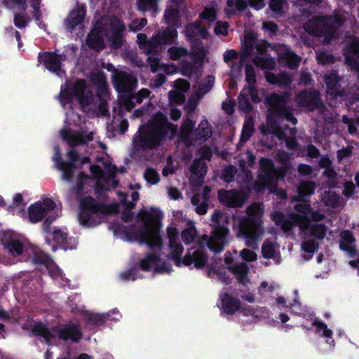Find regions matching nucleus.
<instances>
[{
    "label": "nucleus",
    "instance_id": "obj_51",
    "mask_svg": "<svg viewBox=\"0 0 359 359\" xmlns=\"http://www.w3.org/2000/svg\"><path fill=\"white\" fill-rule=\"evenodd\" d=\"M43 264L46 266L47 270L49 271L50 276L54 278H57L62 276L60 269L50 259H46L43 261Z\"/></svg>",
    "mask_w": 359,
    "mask_h": 359
},
{
    "label": "nucleus",
    "instance_id": "obj_24",
    "mask_svg": "<svg viewBox=\"0 0 359 359\" xmlns=\"http://www.w3.org/2000/svg\"><path fill=\"white\" fill-rule=\"evenodd\" d=\"M189 88V84L184 79L175 81L173 90L169 93V100L172 104H182L184 102V93Z\"/></svg>",
    "mask_w": 359,
    "mask_h": 359
},
{
    "label": "nucleus",
    "instance_id": "obj_46",
    "mask_svg": "<svg viewBox=\"0 0 359 359\" xmlns=\"http://www.w3.org/2000/svg\"><path fill=\"white\" fill-rule=\"evenodd\" d=\"M247 2L245 0H227L226 13L227 15H230L236 10L243 11L247 8Z\"/></svg>",
    "mask_w": 359,
    "mask_h": 359
},
{
    "label": "nucleus",
    "instance_id": "obj_14",
    "mask_svg": "<svg viewBox=\"0 0 359 359\" xmlns=\"http://www.w3.org/2000/svg\"><path fill=\"white\" fill-rule=\"evenodd\" d=\"M261 170L259 174V180L256 184V188L261 189L266 187L271 191L276 184L278 177L283 176L285 173V168L275 170L273 168L272 163L270 160L263 158L260 160Z\"/></svg>",
    "mask_w": 359,
    "mask_h": 359
},
{
    "label": "nucleus",
    "instance_id": "obj_52",
    "mask_svg": "<svg viewBox=\"0 0 359 359\" xmlns=\"http://www.w3.org/2000/svg\"><path fill=\"white\" fill-rule=\"evenodd\" d=\"M253 62L256 65L264 69H271L274 67V62L271 58H263L257 56L254 58Z\"/></svg>",
    "mask_w": 359,
    "mask_h": 359
},
{
    "label": "nucleus",
    "instance_id": "obj_55",
    "mask_svg": "<svg viewBox=\"0 0 359 359\" xmlns=\"http://www.w3.org/2000/svg\"><path fill=\"white\" fill-rule=\"evenodd\" d=\"M157 0H137L138 8L143 11H156Z\"/></svg>",
    "mask_w": 359,
    "mask_h": 359
},
{
    "label": "nucleus",
    "instance_id": "obj_17",
    "mask_svg": "<svg viewBox=\"0 0 359 359\" xmlns=\"http://www.w3.org/2000/svg\"><path fill=\"white\" fill-rule=\"evenodd\" d=\"M100 163L102 165V168L100 165H92L90 170L94 177L97 180V186L100 187L101 189H107L109 182H106L105 175H108L109 177H111L116 172V169L110 163L102 161Z\"/></svg>",
    "mask_w": 359,
    "mask_h": 359
},
{
    "label": "nucleus",
    "instance_id": "obj_21",
    "mask_svg": "<svg viewBox=\"0 0 359 359\" xmlns=\"http://www.w3.org/2000/svg\"><path fill=\"white\" fill-rule=\"evenodd\" d=\"M65 60L62 55H59L53 53H45L40 55V61L50 72L56 74L59 76L64 74V71L61 68L60 61Z\"/></svg>",
    "mask_w": 359,
    "mask_h": 359
},
{
    "label": "nucleus",
    "instance_id": "obj_41",
    "mask_svg": "<svg viewBox=\"0 0 359 359\" xmlns=\"http://www.w3.org/2000/svg\"><path fill=\"white\" fill-rule=\"evenodd\" d=\"M149 60L153 72L159 71L166 74H171L177 72V67L174 65H159L158 60L156 58L149 57Z\"/></svg>",
    "mask_w": 359,
    "mask_h": 359
},
{
    "label": "nucleus",
    "instance_id": "obj_20",
    "mask_svg": "<svg viewBox=\"0 0 359 359\" xmlns=\"http://www.w3.org/2000/svg\"><path fill=\"white\" fill-rule=\"evenodd\" d=\"M232 261L233 257L231 254H226L225 262L230 265ZM229 269L239 283L243 285H248L250 283L248 278L249 269L245 264L240 263L236 265L229 266Z\"/></svg>",
    "mask_w": 359,
    "mask_h": 359
},
{
    "label": "nucleus",
    "instance_id": "obj_62",
    "mask_svg": "<svg viewBox=\"0 0 359 359\" xmlns=\"http://www.w3.org/2000/svg\"><path fill=\"white\" fill-rule=\"evenodd\" d=\"M111 27L113 32H116V38L118 40L120 39V32L124 29L123 24L118 19H114L111 22Z\"/></svg>",
    "mask_w": 359,
    "mask_h": 359
},
{
    "label": "nucleus",
    "instance_id": "obj_8",
    "mask_svg": "<svg viewBox=\"0 0 359 359\" xmlns=\"http://www.w3.org/2000/svg\"><path fill=\"white\" fill-rule=\"evenodd\" d=\"M72 98H76L83 109L91 105L90 109H94V106L97 104L95 103V99L92 97L90 91L81 80L77 81L72 86H67L61 90L60 99L63 106Z\"/></svg>",
    "mask_w": 359,
    "mask_h": 359
},
{
    "label": "nucleus",
    "instance_id": "obj_2",
    "mask_svg": "<svg viewBox=\"0 0 359 359\" xmlns=\"http://www.w3.org/2000/svg\"><path fill=\"white\" fill-rule=\"evenodd\" d=\"M176 132V127L169 124L161 114H158L147 125L140 129L133 139V146L137 150L152 148L159 144L163 135L172 138Z\"/></svg>",
    "mask_w": 359,
    "mask_h": 359
},
{
    "label": "nucleus",
    "instance_id": "obj_15",
    "mask_svg": "<svg viewBox=\"0 0 359 359\" xmlns=\"http://www.w3.org/2000/svg\"><path fill=\"white\" fill-rule=\"evenodd\" d=\"M245 77L248 86L243 89V93L239 95L238 101L240 107L244 110H248L249 108V104L246 97L247 94L250 95L253 101L257 102L259 100L257 96V92L252 86V84L255 82V74L252 67L249 65L246 66Z\"/></svg>",
    "mask_w": 359,
    "mask_h": 359
},
{
    "label": "nucleus",
    "instance_id": "obj_32",
    "mask_svg": "<svg viewBox=\"0 0 359 359\" xmlns=\"http://www.w3.org/2000/svg\"><path fill=\"white\" fill-rule=\"evenodd\" d=\"M296 101L299 105L305 106L309 109H313L318 105V94L316 92H302L297 95Z\"/></svg>",
    "mask_w": 359,
    "mask_h": 359
},
{
    "label": "nucleus",
    "instance_id": "obj_50",
    "mask_svg": "<svg viewBox=\"0 0 359 359\" xmlns=\"http://www.w3.org/2000/svg\"><path fill=\"white\" fill-rule=\"evenodd\" d=\"M196 230L193 224H190L189 226L184 229L181 234L182 239L186 244L191 243L196 236Z\"/></svg>",
    "mask_w": 359,
    "mask_h": 359
},
{
    "label": "nucleus",
    "instance_id": "obj_38",
    "mask_svg": "<svg viewBox=\"0 0 359 359\" xmlns=\"http://www.w3.org/2000/svg\"><path fill=\"white\" fill-rule=\"evenodd\" d=\"M205 194L203 196L201 197L199 195H196L191 199L193 205L196 206V211L200 215H203L207 211L206 201L208 198L206 195L210 191V189L205 187Z\"/></svg>",
    "mask_w": 359,
    "mask_h": 359
},
{
    "label": "nucleus",
    "instance_id": "obj_33",
    "mask_svg": "<svg viewBox=\"0 0 359 359\" xmlns=\"http://www.w3.org/2000/svg\"><path fill=\"white\" fill-rule=\"evenodd\" d=\"M278 55L279 59L283 62H285L286 65L290 68L297 67L300 62V57L284 46H281L279 48Z\"/></svg>",
    "mask_w": 359,
    "mask_h": 359
},
{
    "label": "nucleus",
    "instance_id": "obj_34",
    "mask_svg": "<svg viewBox=\"0 0 359 359\" xmlns=\"http://www.w3.org/2000/svg\"><path fill=\"white\" fill-rule=\"evenodd\" d=\"M149 94L147 89H142L137 95L131 96L130 97L123 98L120 103V111L122 113L124 110L129 111L134 107L133 100H135L137 102L140 103L142 99L147 97Z\"/></svg>",
    "mask_w": 359,
    "mask_h": 359
},
{
    "label": "nucleus",
    "instance_id": "obj_54",
    "mask_svg": "<svg viewBox=\"0 0 359 359\" xmlns=\"http://www.w3.org/2000/svg\"><path fill=\"white\" fill-rule=\"evenodd\" d=\"M313 325L316 327V332L318 334H322L325 337L331 338L332 332L327 328V326L325 323L320 321H315L313 323Z\"/></svg>",
    "mask_w": 359,
    "mask_h": 359
},
{
    "label": "nucleus",
    "instance_id": "obj_35",
    "mask_svg": "<svg viewBox=\"0 0 359 359\" xmlns=\"http://www.w3.org/2000/svg\"><path fill=\"white\" fill-rule=\"evenodd\" d=\"M221 309L226 314H233L240 308L239 302L226 294L221 296Z\"/></svg>",
    "mask_w": 359,
    "mask_h": 359
},
{
    "label": "nucleus",
    "instance_id": "obj_56",
    "mask_svg": "<svg viewBox=\"0 0 359 359\" xmlns=\"http://www.w3.org/2000/svg\"><path fill=\"white\" fill-rule=\"evenodd\" d=\"M86 318L88 321L93 325H99L104 323L105 320V316L104 314L86 313Z\"/></svg>",
    "mask_w": 359,
    "mask_h": 359
},
{
    "label": "nucleus",
    "instance_id": "obj_1",
    "mask_svg": "<svg viewBox=\"0 0 359 359\" xmlns=\"http://www.w3.org/2000/svg\"><path fill=\"white\" fill-rule=\"evenodd\" d=\"M294 209L296 212L289 215L287 217L279 212L273 213L272 219L285 231H289L294 224H297L307 236L302 243V248L304 252L312 254L318 246V244L312 240V237L318 240L323 238L327 229L321 224L313 223L309 219H312L313 222L318 221L323 218V215L311 212L304 201L299 202L295 205Z\"/></svg>",
    "mask_w": 359,
    "mask_h": 359
},
{
    "label": "nucleus",
    "instance_id": "obj_9",
    "mask_svg": "<svg viewBox=\"0 0 359 359\" xmlns=\"http://www.w3.org/2000/svg\"><path fill=\"white\" fill-rule=\"evenodd\" d=\"M81 211L79 221L83 226L90 227L101 222V215L104 212V207L97 203L90 196H79Z\"/></svg>",
    "mask_w": 359,
    "mask_h": 359
},
{
    "label": "nucleus",
    "instance_id": "obj_42",
    "mask_svg": "<svg viewBox=\"0 0 359 359\" xmlns=\"http://www.w3.org/2000/svg\"><path fill=\"white\" fill-rule=\"evenodd\" d=\"M279 247L271 242L266 241L262 248V255L265 258H273L277 262L279 261Z\"/></svg>",
    "mask_w": 359,
    "mask_h": 359
},
{
    "label": "nucleus",
    "instance_id": "obj_19",
    "mask_svg": "<svg viewBox=\"0 0 359 359\" xmlns=\"http://www.w3.org/2000/svg\"><path fill=\"white\" fill-rule=\"evenodd\" d=\"M3 245L8 252L13 256L19 255L22 252V246L20 243V235L13 231H6L1 238Z\"/></svg>",
    "mask_w": 359,
    "mask_h": 359
},
{
    "label": "nucleus",
    "instance_id": "obj_47",
    "mask_svg": "<svg viewBox=\"0 0 359 359\" xmlns=\"http://www.w3.org/2000/svg\"><path fill=\"white\" fill-rule=\"evenodd\" d=\"M217 6L215 4H211L205 8L203 12L201 14V18L212 22L216 20Z\"/></svg>",
    "mask_w": 359,
    "mask_h": 359
},
{
    "label": "nucleus",
    "instance_id": "obj_7",
    "mask_svg": "<svg viewBox=\"0 0 359 359\" xmlns=\"http://www.w3.org/2000/svg\"><path fill=\"white\" fill-rule=\"evenodd\" d=\"M227 221L226 215L215 212L212 215V226L215 229L212 235L210 238L205 235L203 236L201 243L205 242L208 247L215 252L222 251L227 243L229 230L224 226Z\"/></svg>",
    "mask_w": 359,
    "mask_h": 359
},
{
    "label": "nucleus",
    "instance_id": "obj_59",
    "mask_svg": "<svg viewBox=\"0 0 359 359\" xmlns=\"http://www.w3.org/2000/svg\"><path fill=\"white\" fill-rule=\"evenodd\" d=\"M198 135L201 137L207 138L211 135V130L207 121H203L197 129Z\"/></svg>",
    "mask_w": 359,
    "mask_h": 359
},
{
    "label": "nucleus",
    "instance_id": "obj_30",
    "mask_svg": "<svg viewBox=\"0 0 359 359\" xmlns=\"http://www.w3.org/2000/svg\"><path fill=\"white\" fill-rule=\"evenodd\" d=\"M267 102L273 108L274 111H277L278 114L284 116L288 121H291L293 124L297 123V119L294 118L289 112L285 111L282 109V105L284 104L282 98L276 95L273 94L267 98Z\"/></svg>",
    "mask_w": 359,
    "mask_h": 359
},
{
    "label": "nucleus",
    "instance_id": "obj_4",
    "mask_svg": "<svg viewBox=\"0 0 359 359\" xmlns=\"http://www.w3.org/2000/svg\"><path fill=\"white\" fill-rule=\"evenodd\" d=\"M248 217L239 222L238 237L246 240V245L252 246L263 235L261 217L263 210L260 205L255 204L247 209Z\"/></svg>",
    "mask_w": 359,
    "mask_h": 359
},
{
    "label": "nucleus",
    "instance_id": "obj_49",
    "mask_svg": "<svg viewBox=\"0 0 359 359\" xmlns=\"http://www.w3.org/2000/svg\"><path fill=\"white\" fill-rule=\"evenodd\" d=\"M314 188V184L311 182H303L300 184L298 188L299 196L297 200L311 195L313 193Z\"/></svg>",
    "mask_w": 359,
    "mask_h": 359
},
{
    "label": "nucleus",
    "instance_id": "obj_28",
    "mask_svg": "<svg viewBox=\"0 0 359 359\" xmlns=\"http://www.w3.org/2000/svg\"><path fill=\"white\" fill-rule=\"evenodd\" d=\"M6 8L14 14V24L18 28H22V0H3Z\"/></svg>",
    "mask_w": 359,
    "mask_h": 359
},
{
    "label": "nucleus",
    "instance_id": "obj_23",
    "mask_svg": "<svg viewBox=\"0 0 359 359\" xmlns=\"http://www.w3.org/2000/svg\"><path fill=\"white\" fill-rule=\"evenodd\" d=\"M219 201L226 206L239 207L244 202V196L239 192L235 191L220 190L218 193Z\"/></svg>",
    "mask_w": 359,
    "mask_h": 359
},
{
    "label": "nucleus",
    "instance_id": "obj_27",
    "mask_svg": "<svg viewBox=\"0 0 359 359\" xmlns=\"http://www.w3.org/2000/svg\"><path fill=\"white\" fill-rule=\"evenodd\" d=\"M141 266L144 270H154L155 272L169 273L170 268L165 263H161V260L154 256L149 255L142 261Z\"/></svg>",
    "mask_w": 359,
    "mask_h": 359
},
{
    "label": "nucleus",
    "instance_id": "obj_18",
    "mask_svg": "<svg viewBox=\"0 0 359 359\" xmlns=\"http://www.w3.org/2000/svg\"><path fill=\"white\" fill-rule=\"evenodd\" d=\"M340 249L346 251L350 257H355V259L351 260L349 264L352 266H356L359 263V252L354 245L355 239L352 234L345 231L340 234Z\"/></svg>",
    "mask_w": 359,
    "mask_h": 359
},
{
    "label": "nucleus",
    "instance_id": "obj_60",
    "mask_svg": "<svg viewBox=\"0 0 359 359\" xmlns=\"http://www.w3.org/2000/svg\"><path fill=\"white\" fill-rule=\"evenodd\" d=\"M194 126V123L190 120L184 122L180 132V137L182 140H185L189 136Z\"/></svg>",
    "mask_w": 359,
    "mask_h": 359
},
{
    "label": "nucleus",
    "instance_id": "obj_12",
    "mask_svg": "<svg viewBox=\"0 0 359 359\" xmlns=\"http://www.w3.org/2000/svg\"><path fill=\"white\" fill-rule=\"evenodd\" d=\"M342 22L343 20L337 16L332 22L325 18H315L304 25V29L311 34L325 36L326 41H330L332 39L334 29Z\"/></svg>",
    "mask_w": 359,
    "mask_h": 359
},
{
    "label": "nucleus",
    "instance_id": "obj_13",
    "mask_svg": "<svg viewBox=\"0 0 359 359\" xmlns=\"http://www.w3.org/2000/svg\"><path fill=\"white\" fill-rule=\"evenodd\" d=\"M169 57L172 60H182L184 64L182 66V71L184 75L190 74L193 68L189 63L193 62L195 65H200L204 57V52L202 49H198L194 53H189L188 51L178 46H172L168 50Z\"/></svg>",
    "mask_w": 359,
    "mask_h": 359
},
{
    "label": "nucleus",
    "instance_id": "obj_61",
    "mask_svg": "<svg viewBox=\"0 0 359 359\" xmlns=\"http://www.w3.org/2000/svg\"><path fill=\"white\" fill-rule=\"evenodd\" d=\"M144 177L151 184H156L159 181V175L154 170L151 168L145 171Z\"/></svg>",
    "mask_w": 359,
    "mask_h": 359
},
{
    "label": "nucleus",
    "instance_id": "obj_25",
    "mask_svg": "<svg viewBox=\"0 0 359 359\" xmlns=\"http://www.w3.org/2000/svg\"><path fill=\"white\" fill-rule=\"evenodd\" d=\"M86 15V9L83 5H78L69 15L66 20L67 29L72 32L76 27H81V22Z\"/></svg>",
    "mask_w": 359,
    "mask_h": 359
},
{
    "label": "nucleus",
    "instance_id": "obj_6",
    "mask_svg": "<svg viewBox=\"0 0 359 359\" xmlns=\"http://www.w3.org/2000/svg\"><path fill=\"white\" fill-rule=\"evenodd\" d=\"M60 212V209L52 198H44L28 208L27 218L32 223H36L44 219L43 225L46 226L48 223L57 218Z\"/></svg>",
    "mask_w": 359,
    "mask_h": 359
},
{
    "label": "nucleus",
    "instance_id": "obj_31",
    "mask_svg": "<svg viewBox=\"0 0 359 359\" xmlns=\"http://www.w3.org/2000/svg\"><path fill=\"white\" fill-rule=\"evenodd\" d=\"M346 63L355 71L359 72V40H355L351 44L346 54Z\"/></svg>",
    "mask_w": 359,
    "mask_h": 359
},
{
    "label": "nucleus",
    "instance_id": "obj_64",
    "mask_svg": "<svg viewBox=\"0 0 359 359\" xmlns=\"http://www.w3.org/2000/svg\"><path fill=\"white\" fill-rule=\"evenodd\" d=\"M187 30H191V32H194V35H198L202 38L206 37V31L205 29L201 27L200 25L198 24H193L189 25L187 27Z\"/></svg>",
    "mask_w": 359,
    "mask_h": 359
},
{
    "label": "nucleus",
    "instance_id": "obj_22",
    "mask_svg": "<svg viewBox=\"0 0 359 359\" xmlns=\"http://www.w3.org/2000/svg\"><path fill=\"white\" fill-rule=\"evenodd\" d=\"M114 81L117 90L120 92H129L136 86L137 81L131 75L125 72H115Z\"/></svg>",
    "mask_w": 359,
    "mask_h": 359
},
{
    "label": "nucleus",
    "instance_id": "obj_40",
    "mask_svg": "<svg viewBox=\"0 0 359 359\" xmlns=\"http://www.w3.org/2000/svg\"><path fill=\"white\" fill-rule=\"evenodd\" d=\"M191 181L194 183V180L195 177L198 178V183L201 184L202 182L201 178L205 175L207 167L203 160H198L194 163L193 165L191 168Z\"/></svg>",
    "mask_w": 359,
    "mask_h": 359
},
{
    "label": "nucleus",
    "instance_id": "obj_10",
    "mask_svg": "<svg viewBox=\"0 0 359 359\" xmlns=\"http://www.w3.org/2000/svg\"><path fill=\"white\" fill-rule=\"evenodd\" d=\"M177 37V32L175 29L160 30L149 41H147V36L144 34L137 35V42L142 49L148 53H157L164 45L172 43Z\"/></svg>",
    "mask_w": 359,
    "mask_h": 359
},
{
    "label": "nucleus",
    "instance_id": "obj_58",
    "mask_svg": "<svg viewBox=\"0 0 359 359\" xmlns=\"http://www.w3.org/2000/svg\"><path fill=\"white\" fill-rule=\"evenodd\" d=\"M253 132V124L251 121H247L243 126L241 140L243 142L248 140Z\"/></svg>",
    "mask_w": 359,
    "mask_h": 359
},
{
    "label": "nucleus",
    "instance_id": "obj_36",
    "mask_svg": "<svg viewBox=\"0 0 359 359\" xmlns=\"http://www.w3.org/2000/svg\"><path fill=\"white\" fill-rule=\"evenodd\" d=\"M184 0H170L168 8L165 14V19L167 23L175 25L178 19V12L177 7L183 2Z\"/></svg>",
    "mask_w": 359,
    "mask_h": 359
},
{
    "label": "nucleus",
    "instance_id": "obj_43",
    "mask_svg": "<svg viewBox=\"0 0 359 359\" xmlns=\"http://www.w3.org/2000/svg\"><path fill=\"white\" fill-rule=\"evenodd\" d=\"M273 132L276 133L279 139H286V144L290 149H293L295 147V142L290 136L294 135V131L292 128H285L281 131L279 128L273 129Z\"/></svg>",
    "mask_w": 359,
    "mask_h": 359
},
{
    "label": "nucleus",
    "instance_id": "obj_45",
    "mask_svg": "<svg viewBox=\"0 0 359 359\" xmlns=\"http://www.w3.org/2000/svg\"><path fill=\"white\" fill-rule=\"evenodd\" d=\"M100 88L102 93V98H100V102L99 103V111L102 115H104L107 112V109L105 104V97L107 96V89L105 86V79L102 74L98 76Z\"/></svg>",
    "mask_w": 359,
    "mask_h": 359
},
{
    "label": "nucleus",
    "instance_id": "obj_3",
    "mask_svg": "<svg viewBox=\"0 0 359 359\" xmlns=\"http://www.w3.org/2000/svg\"><path fill=\"white\" fill-rule=\"evenodd\" d=\"M167 234L170 241V254L176 265L194 266L196 269H201L205 266L208 262V257L201 249H190L184 258H180L184 248L180 243L177 242L178 231L176 227L172 226L168 227Z\"/></svg>",
    "mask_w": 359,
    "mask_h": 359
},
{
    "label": "nucleus",
    "instance_id": "obj_39",
    "mask_svg": "<svg viewBox=\"0 0 359 359\" xmlns=\"http://www.w3.org/2000/svg\"><path fill=\"white\" fill-rule=\"evenodd\" d=\"M41 0H24V11L29 18H39Z\"/></svg>",
    "mask_w": 359,
    "mask_h": 359
},
{
    "label": "nucleus",
    "instance_id": "obj_53",
    "mask_svg": "<svg viewBox=\"0 0 359 359\" xmlns=\"http://www.w3.org/2000/svg\"><path fill=\"white\" fill-rule=\"evenodd\" d=\"M323 201L327 205L337 206L339 203V197L333 191H328L323 196Z\"/></svg>",
    "mask_w": 359,
    "mask_h": 359
},
{
    "label": "nucleus",
    "instance_id": "obj_29",
    "mask_svg": "<svg viewBox=\"0 0 359 359\" xmlns=\"http://www.w3.org/2000/svg\"><path fill=\"white\" fill-rule=\"evenodd\" d=\"M62 138L67 141L70 147H75L76 145L84 144L88 141L93 140V133H90L83 137L80 133H72L69 130H64L61 131Z\"/></svg>",
    "mask_w": 359,
    "mask_h": 359
},
{
    "label": "nucleus",
    "instance_id": "obj_63",
    "mask_svg": "<svg viewBox=\"0 0 359 359\" xmlns=\"http://www.w3.org/2000/svg\"><path fill=\"white\" fill-rule=\"evenodd\" d=\"M240 255L246 262H252L257 259V254L250 250L244 249L240 252Z\"/></svg>",
    "mask_w": 359,
    "mask_h": 359
},
{
    "label": "nucleus",
    "instance_id": "obj_26",
    "mask_svg": "<svg viewBox=\"0 0 359 359\" xmlns=\"http://www.w3.org/2000/svg\"><path fill=\"white\" fill-rule=\"evenodd\" d=\"M107 30L103 29L101 25H96L88 34L86 44L93 49H101L104 47L103 34Z\"/></svg>",
    "mask_w": 359,
    "mask_h": 359
},
{
    "label": "nucleus",
    "instance_id": "obj_48",
    "mask_svg": "<svg viewBox=\"0 0 359 359\" xmlns=\"http://www.w3.org/2000/svg\"><path fill=\"white\" fill-rule=\"evenodd\" d=\"M325 81L327 88V94L330 96H334L336 95L335 87L337 83V76L335 73H330L325 76Z\"/></svg>",
    "mask_w": 359,
    "mask_h": 359
},
{
    "label": "nucleus",
    "instance_id": "obj_11",
    "mask_svg": "<svg viewBox=\"0 0 359 359\" xmlns=\"http://www.w3.org/2000/svg\"><path fill=\"white\" fill-rule=\"evenodd\" d=\"M33 332L36 335L43 337L48 343H50L56 337L64 340L71 339L74 341H78L81 337L80 331L74 325H67L57 330H49L43 325L39 323L34 327Z\"/></svg>",
    "mask_w": 359,
    "mask_h": 359
},
{
    "label": "nucleus",
    "instance_id": "obj_16",
    "mask_svg": "<svg viewBox=\"0 0 359 359\" xmlns=\"http://www.w3.org/2000/svg\"><path fill=\"white\" fill-rule=\"evenodd\" d=\"M268 46L265 41H258L255 34L252 32L246 33L242 45L243 54L241 56V60L244 61L248 55H251L255 47L258 53L262 54L266 50Z\"/></svg>",
    "mask_w": 359,
    "mask_h": 359
},
{
    "label": "nucleus",
    "instance_id": "obj_57",
    "mask_svg": "<svg viewBox=\"0 0 359 359\" xmlns=\"http://www.w3.org/2000/svg\"><path fill=\"white\" fill-rule=\"evenodd\" d=\"M269 6L273 12L279 14L284 12L287 5L283 0H271Z\"/></svg>",
    "mask_w": 359,
    "mask_h": 359
},
{
    "label": "nucleus",
    "instance_id": "obj_5",
    "mask_svg": "<svg viewBox=\"0 0 359 359\" xmlns=\"http://www.w3.org/2000/svg\"><path fill=\"white\" fill-rule=\"evenodd\" d=\"M138 217L144 226V231L141 233L142 242L149 247H160L162 245L159 235L162 212L156 208H151L149 210L142 209L140 211Z\"/></svg>",
    "mask_w": 359,
    "mask_h": 359
},
{
    "label": "nucleus",
    "instance_id": "obj_37",
    "mask_svg": "<svg viewBox=\"0 0 359 359\" xmlns=\"http://www.w3.org/2000/svg\"><path fill=\"white\" fill-rule=\"evenodd\" d=\"M55 156L53 160L56 163L58 168L62 172V178L65 180H70L72 175L74 168L68 163L60 162V152L57 147H55Z\"/></svg>",
    "mask_w": 359,
    "mask_h": 359
},
{
    "label": "nucleus",
    "instance_id": "obj_44",
    "mask_svg": "<svg viewBox=\"0 0 359 359\" xmlns=\"http://www.w3.org/2000/svg\"><path fill=\"white\" fill-rule=\"evenodd\" d=\"M67 233L60 229H55L52 232H48L46 235V240L48 243L51 241L57 244H63L67 241Z\"/></svg>",
    "mask_w": 359,
    "mask_h": 359
}]
</instances>
